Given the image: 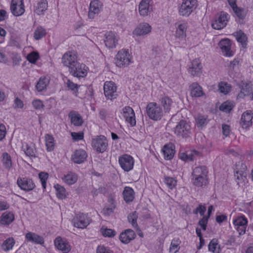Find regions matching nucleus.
<instances>
[{
  "instance_id": "1",
  "label": "nucleus",
  "mask_w": 253,
  "mask_h": 253,
  "mask_svg": "<svg viewBox=\"0 0 253 253\" xmlns=\"http://www.w3.org/2000/svg\"><path fill=\"white\" fill-rule=\"evenodd\" d=\"M146 113L149 118L154 121H158L164 116L162 107L156 102H150L146 106Z\"/></svg>"
},
{
  "instance_id": "2",
  "label": "nucleus",
  "mask_w": 253,
  "mask_h": 253,
  "mask_svg": "<svg viewBox=\"0 0 253 253\" xmlns=\"http://www.w3.org/2000/svg\"><path fill=\"white\" fill-rule=\"evenodd\" d=\"M131 56L128 50L122 49L120 50L115 58L116 65L120 68H124L127 66L131 63Z\"/></svg>"
},
{
  "instance_id": "3",
  "label": "nucleus",
  "mask_w": 253,
  "mask_h": 253,
  "mask_svg": "<svg viewBox=\"0 0 253 253\" xmlns=\"http://www.w3.org/2000/svg\"><path fill=\"white\" fill-rule=\"evenodd\" d=\"M198 6L197 0H185L179 8L180 15L188 17Z\"/></svg>"
},
{
  "instance_id": "4",
  "label": "nucleus",
  "mask_w": 253,
  "mask_h": 253,
  "mask_svg": "<svg viewBox=\"0 0 253 253\" xmlns=\"http://www.w3.org/2000/svg\"><path fill=\"white\" fill-rule=\"evenodd\" d=\"M174 132L177 137H187L191 133V127L186 121L180 120L174 128Z\"/></svg>"
},
{
  "instance_id": "5",
  "label": "nucleus",
  "mask_w": 253,
  "mask_h": 253,
  "mask_svg": "<svg viewBox=\"0 0 253 253\" xmlns=\"http://www.w3.org/2000/svg\"><path fill=\"white\" fill-rule=\"evenodd\" d=\"M88 68L83 63H80L78 61L74 66L69 69V71L74 77L78 78H84L87 74Z\"/></svg>"
},
{
  "instance_id": "6",
  "label": "nucleus",
  "mask_w": 253,
  "mask_h": 253,
  "mask_svg": "<svg viewBox=\"0 0 253 253\" xmlns=\"http://www.w3.org/2000/svg\"><path fill=\"white\" fill-rule=\"evenodd\" d=\"M118 162L121 168L125 171H129L133 168L134 161L130 155L124 154L120 156Z\"/></svg>"
},
{
  "instance_id": "7",
  "label": "nucleus",
  "mask_w": 253,
  "mask_h": 253,
  "mask_svg": "<svg viewBox=\"0 0 253 253\" xmlns=\"http://www.w3.org/2000/svg\"><path fill=\"white\" fill-rule=\"evenodd\" d=\"M229 15L224 12H221L218 14L212 23V27L216 30H220L225 27L228 21Z\"/></svg>"
},
{
  "instance_id": "8",
  "label": "nucleus",
  "mask_w": 253,
  "mask_h": 253,
  "mask_svg": "<svg viewBox=\"0 0 253 253\" xmlns=\"http://www.w3.org/2000/svg\"><path fill=\"white\" fill-rule=\"evenodd\" d=\"M92 146L99 153H103L106 151L108 146L106 138L103 135H100L92 140Z\"/></svg>"
},
{
  "instance_id": "9",
  "label": "nucleus",
  "mask_w": 253,
  "mask_h": 253,
  "mask_svg": "<svg viewBox=\"0 0 253 253\" xmlns=\"http://www.w3.org/2000/svg\"><path fill=\"white\" fill-rule=\"evenodd\" d=\"M104 91L105 97L107 99L113 100L118 95L117 86L113 82H106L104 84Z\"/></svg>"
},
{
  "instance_id": "10",
  "label": "nucleus",
  "mask_w": 253,
  "mask_h": 253,
  "mask_svg": "<svg viewBox=\"0 0 253 253\" xmlns=\"http://www.w3.org/2000/svg\"><path fill=\"white\" fill-rule=\"evenodd\" d=\"M78 62L77 55L74 51H69L65 53L62 56V62L65 66L69 69Z\"/></svg>"
},
{
  "instance_id": "11",
  "label": "nucleus",
  "mask_w": 253,
  "mask_h": 253,
  "mask_svg": "<svg viewBox=\"0 0 253 253\" xmlns=\"http://www.w3.org/2000/svg\"><path fill=\"white\" fill-rule=\"evenodd\" d=\"M10 10L15 16L22 15L25 12L23 0H12Z\"/></svg>"
},
{
  "instance_id": "12",
  "label": "nucleus",
  "mask_w": 253,
  "mask_h": 253,
  "mask_svg": "<svg viewBox=\"0 0 253 253\" xmlns=\"http://www.w3.org/2000/svg\"><path fill=\"white\" fill-rule=\"evenodd\" d=\"M74 226L78 228H86L89 224V218L83 213H80L75 217L72 220Z\"/></svg>"
},
{
  "instance_id": "13",
  "label": "nucleus",
  "mask_w": 253,
  "mask_h": 253,
  "mask_svg": "<svg viewBox=\"0 0 253 253\" xmlns=\"http://www.w3.org/2000/svg\"><path fill=\"white\" fill-rule=\"evenodd\" d=\"M123 116L126 122L129 123L131 126H135V113L132 108L129 106H126L123 109Z\"/></svg>"
},
{
  "instance_id": "14",
  "label": "nucleus",
  "mask_w": 253,
  "mask_h": 253,
  "mask_svg": "<svg viewBox=\"0 0 253 253\" xmlns=\"http://www.w3.org/2000/svg\"><path fill=\"white\" fill-rule=\"evenodd\" d=\"M17 183L21 189L26 191L32 190L35 187V184L31 179L26 177H19Z\"/></svg>"
},
{
  "instance_id": "15",
  "label": "nucleus",
  "mask_w": 253,
  "mask_h": 253,
  "mask_svg": "<svg viewBox=\"0 0 253 253\" xmlns=\"http://www.w3.org/2000/svg\"><path fill=\"white\" fill-rule=\"evenodd\" d=\"M253 113L251 111L248 110L243 113L240 120V126L243 128L247 129L252 125Z\"/></svg>"
},
{
  "instance_id": "16",
  "label": "nucleus",
  "mask_w": 253,
  "mask_h": 253,
  "mask_svg": "<svg viewBox=\"0 0 253 253\" xmlns=\"http://www.w3.org/2000/svg\"><path fill=\"white\" fill-rule=\"evenodd\" d=\"M102 3L98 0H93L90 3L88 11V17L90 19L94 18L95 15L98 14L102 8Z\"/></svg>"
},
{
  "instance_id": "17",
  "label": "nucleus",
  "mask_w": 253,
  "mask_h": 253,
  "mask_svg": "<svg viewBox=\"0 0 253 253\" xmlns=\"http://www.w3.org/2000/svg\"><path fill=\"white\" fill-rule=\"evenodd\" d=\"M104 42L108 48H115L118 43V38L115 33L112 31L106 33Z\"/></svg>"
},
{
  "instance_id": "18",
  "label": "nucleus",
  "mask_w": 253,
  "mask_h": 253,
  "mask_svg": "<svg viewBox=\"0 0 253 253\" xmlns=\"http://www.w3.org/2000/svg\"><path fill=\"white\" fill-rule=\"evenodd\" d=\"M202 65L199 59L193 60L188 68V72L193 76H199L202 73Z\"/></svg>"
},
{
  "instance_id": "19",
  "label": "nucleus",
  "mask_w": 253,
  "mask_h": 253,
  "mask_svg": "<svg viewBox=\"0 0 253 253\" xmlns=\"http://www.w3.org/2000/svg\"><path fill=\"white\" fill-rule=\"evenodd\" d=\"M151 26L147 23H142L139 24L134 30L133 33L137 36L146 35L151 31Z\"/></svg>"
},
{
  "instance_id": "20",
  "label": "nucleus",
  "mask_w": 253,
  "mask_h": 253,
  "mask_svg": "<svg viewBox=\"0 0 253 253\" xmlns=\"http://www.w3.org/2000/svg\"><path fill=\"white\" fill-rule=\"evenodd\" d=\"M54 244L58 250L62 251L63 253H68L71 250L69 243L60 237H58L55 239Z\"/></svg>"
},
{
  "instance_id": "21",
  "label": "nucleus",
  "mask_w": 253,
  "mask_h": 253,
  "mask_svg": "<svg viewBox=\"0 0 253 253\" xmlns=\"http://www.w3.org/2000/svg\"><path fill=\"white\" fill-rule=\"evenodd\" d=\"M70 119L71 123L75 126H82L84 123L83 118L77 111H71L68 115Z\"/></svg>"
},
{
  "instance_id": "22",
  "label": "nucleus",
  "mask_w": 253,
  "mask_h": 253,
  "mask_svg": "<svg viewBox=\"0 0 253 253\" xmlns=\"http://www.w3.org/2000/svg\"><path fill=\"white\" fill-rule=\"evenodd\" d=\"M218 45L224 56L229 57L232 55V51L231 50V43L229 40H222L219 42Z\"/></svg>"
},
{
  "instance_id": "23",
  "label": "nucleus",
  "mask_w": 253,
  "mask_h": 253,
  "mask_svg": "<svg viewBox=\"0 0 253 253\" xmlns=\"http://www.w3.org/2000/svg\"><path fill=\"white\" fill-rule=\"evenodd\" d=\"M87 157V154L84 150L79 149L75 151L72 155V159L75 163L80 164L86 160Z\"/></svg>"
},
{
  "instance_id": "24",
  "label": "nucleus",
  "mask_w": 253,
  "mask_h": 253,
  "mask_svg": "<svg viewBox=\"0 0 253 253\" xmlns=\"http://www.w3.org/2000/svg\"><path fill=\"white\" fill-rule=\"evenodd\" d=\"M136 237L135 232L131 229H128L121 233L120 240L124 244H128Z\"/></svg>"
},
{
  "instance_id": "25",
  "label": "nucleus",
  "mask_w": 253,
  "mask_h": 253,
  "mask_svg": "<svg viewBox=\"0 0 253 253\" xmlns=\"http://www.w3.org/2000/svg\"><path fill=\"white\" fill-rule=\"evenodd\" d=\"M200 155V153L195 150L191 151H187L185 153H182L180 154V158L181 160L185 162L192 161L195 159L196 157Z\"/></svg>"
},
{
  "instance_id": "26",
  "label": "nucleus",
  "mask_w": 253,
  "mask_h": 253,
  "mask_svg": "<svg viewBox=\"0 0 253 253\" xmlns=\"http://www.w3.org/2000/svg\"><path fill=\"white\" fill-rule=\"evenodd\" d=\"M25 237L28 241L35 244L42 245L44 243L43 238L35 233L29 232L26 234Z\"/></svg>"
},
{
  "instance_id": "27",
  "label": "nucleus",
  "mask_w": 253,
  "mask_h": 253,
  "mask_svg": "<svg viewBox=\"0 0 253 253\" xmlns=\"http://www.w3.org/2000/svg\"><path fill=\"white\" fill-rule=\"evenodd\" d=\"M163 152L165 159L171 160L175 153L174 145L172 143L165 145L163 147Z\"/></svg>"
},
{
  "instance_id": "28",
  "label": "nucleus",
  "mask_w": 253,
  "mask_h": 253,
  "mask_svg": "<svg viewBox=\"0 0 253 253\" xmlns=\"http://www.w3.org/2000/svg\"><path fill=\"white\" fill-rule=\"evenodd\" d=\"M160 100L161 105L164 108L163 111L165 113H170L171 107L173 104V102L172 99L169 97L165 96L162 97Z\"/></svg>"
},
{
  "instance_id": "29",
  "label": "nucleus",
  "mask_w": 253,
  "mask_h": 253,
  "mask_svg": "<svg viewBox=\"0 0 253 253\" xmlns=\"http://www.w3.org/2000/svg\"><path fill=\"white\" fill-rule=\"evenodd\" d=\"M150 0H141L139 5V12L142 16H145L150 11Z\"/></svg>"
},
{
  "instance_id": "30",
  "label": "nucleus",
  "mask_w": 253,
  "mask_h": 253,
  "mask_svg": "<svg viewBox=\"0 0 253 253\" xmlns=\"http://www.w3.org/2000/svg\"><path fill=\"white\" fill-rule=\"evenodd\" d=\"M14 219V216L12 212L6 211L2 213L0 217V223L1 225H6L10 224Z\"/></svg>"
},
{
  "instance_id": "31",
  "label": "nucleus",
  "mask_w": 253,
  "mask_h": 253,
  "mask_svg": "<svg viewBox=\"0 0 253 253\" xmlns=\"http://www.w3.org/2000/svg\"><path fill=\"white\" fill-rule=\"evenodd\" d=\"M124 199L127 203L132 202L134 199V192L130 187H125L123 192Z\"/></svg>"
},
{
  "instance_id": "32",
  "label": "nucleus",
  "mask_w": 253,
  "mask_h": 253,
  "mask_svg": "<svg viewBox=\"0 0 253 253\" xmlns=\"http://www.w3.org/2000/svg\"><path fill=\"white\" fill-rule=\"evenodd\" d=\"M208 171L207 168L204 166L195 167L192 172L193 176L207 177Z\"/></svg>"
},
{
  "instance_id": "33",
  "label": "nucleus",
  "mask_w": 253,
  "mask_h": 253,
  "mask_svg": "<svg viewBox=\"0 0 253 253\" xmlns=\"http://www.w3.org/2000/svg\"><path fill=\"white\" fill-rule=\"evenodd\" d=\"M190 88L192 97H200L204 94L202 87L197 83L192 84Z\"/></svg>"
},
{
  "instance_id": "34",
  "label": "nucleus",
  "mask_w": 253,
  "mask_h": 253,
  "mask_svg": "<svg viewBox=\"0 0 253 253\" xmlns=\"http://www.w3.org/2000/svg\"><path fill=\"white\" fill-rule=\"evenodd\" d=\"M1 158V162L3 166L5 169L10 170L12 167L11 156L7 152H4L2 154Z\"/></svg>"
},
{
  "instance_id": "35",
  "label": "nucleus",
  "mask_w": 253,
  "mask_h": 253,
  "mask_svg": "<svg viewBox=\"0 0 253 253\" xmlns=\"http://www.w3.org/2000/svg\"><path fill=\"white\" fill-rule=\"evenodd\" d=\"M15 244V240L12 237L6 239L2 244L1 248L4 252L11 250Z\"/></svg>"
},
{
  "instance_id": "36",
  "label": "nucleus",
  "mask_w": 253,
  "mask_h": 253,
  "mask_svg": "<svg viewBox=\"0 0 253 253\" xmlns=\"http://www.w3.org/2000/svg\"><path fill=\"white\" fill-rule=\"evenodd\" d=\"M47 2L46 0H41L40 2L38 3V5L34 11L38 15L43 14L44 12L47 9Z\"/></svg>"
},
{
  "instance_id": "37",
  "label": "nucleus",
  "mask_w": 253,
  "mask_h": 253,
  "mask_svg": "<svg viewBox=\"0 0 253 253\" xmlns=\"http://www.w3.org/2000/svg\"><path fill=\"white\" fill-rule=\"evenodd\" d=\"M64 181L68 185L74 184L77 180V175L73 172H70L62 178Z\"/></svg>"
},
{
  "instance_id": "38",
  "label": "nucleus",
  "mask_w": 253,
  "mask_h": 253,
  "mask_svg": "<svg viewBox=\"0 0 253 253\" xmlns=\"http://www.w3.org/2000/svg\"><path fill=\"white\" fill-rule=\"evenodd\" d=\"M152 58L153 59L152 63L155 65H158L159 62L161 61V53L160 50L157 48H154L152 49L151 53Z\"/></svg>"
},
{
  "instance_id": "39",
  "label": "nucleus",
  "mask_w": 253,
  "mask_h": 253,
  "mask_svg": "<svg viewBox=\"0 0 253 253\" xmlns=\"http://www.w3.org/2000/svg\"><path fill=\"white\" fill-rule=\"evenodd\" d=\"M235 36L238 42L241 43L242 46L245 47L246 46V42L247 40L246 34L242 31L240 30L235 34Z\"/></svg>"
},
{
  "instance_id": "40",
  "label": "nucleus",
  "mask_w": 253,
  "mask_h": 253,
  "mask_svg": "<svg viewBox=\"0 0 253 253\" xmlns=\"http://www.w3.org/2000/svg\"><path fill=\"white\" fill-rule=\"evenodd\" d=\"M186 23H183L178 25L176 28V36L179 38H183L186 36Z\"/></svg>"
},
{
  "instance_id": "41",
  "label": "nucleus",
  "mask_w": 253,
  "mask_h": 253,
  "mask_svg": "<svg viewBox=\"0 0 253 253\" xmlns=\"http://www.w3.org/2000/svg\"><path fill=\"white\" fill-rule=\"evenodd\" d=\"M45 144L47 151H51L54 148V138L49 134H46L45 136Z\"/></svg>"
},
{
  "instance_id": "42",
  "label": "nucleus",
  "mask_w": 253,
  "mask_h": 253,
  "mask_svg": "<svg viewBox=\"0 0 253 253\" xmlns=\"http://www.w3.org/2000/svg\"><path fill=\"white\" fill-rule=\"evenodd\" d=\"M193 184L198 187H202L208 182V177L203 176H193Z\"/></svg>"
},
{
  "instance_id": "43",
  "label": "nucleus",
  "mask_w": 253,
  "mask_h": 253,
  "mask_svg": "<svg viewBox=\"0 0 253 253\" xmlns=\"http://www.w3.org/2000/svg\"><path fill=\"white\" fill-rule=\"evenodd\" d=\"M49 83L48 80L46 78H41L37 83L36 88L39 91H42L46 88Z\"/></svg>"
},
{
  "instance_id": "44",
  "label": "nucleus",
  "mask_w": 253,
  "mask_h": 253,
  "mask_svg": "<svg viewBox=\"0 0 253 253\" xmlns=\"http://www.w3.org/2000/svg\"><path fill=\"white\" fill-rule=\"evenodd\" d=\"M54 188L56 191V195L58 198L63 199L66 197V191L63 186L57 184L54 185Z\"/></svg>"
},
{
  "instance_id": "45",
  "label": "nucleus",
  "mask_w": 253,
  "mask_h": 253,
  "mask_svg": "<svg viewBox=\"0 0 253 253\" xmlns=\"http://www.w3.org/2000/svg\"><path fill=\"white\" fill-rule=\"evenodd\" d=\"M164 181L168 187L171 190L175 188L177 184V180L175 178L169 176H165Z\"/></svg>"
},
{
  "instance_id": "46",
  "label": "nucleus",
  "mask_w": 253,
  "mask_h": 253,
  "mask_svg": "<svg viewBox=\"0 0 253 253\" xmlns=\"http://www.w3.org/2000/svg\"><path fill=\"white\" fill-rule=\"evenodd\" d=\"M248 219L244 215L240 216L233 220L235 227L241 226H247Z\"/></svg>"
},
{
  "instance_id": "47",
  "label": "nucleus",
  "mask_w": 253,
  "mask_h": 253,
  "mask_svg": "<svg viewBox=\"0 0 253 253\" xmlns=\"http://www.w3.org/2000/svg\"><path fill=\"white\" fill-rule=\"evenodd\" d=\"M218 245V241L216 239H213L210 242L209 245V250L212 253H220V245L218 246V250L216 251L217 246Z\"/></svg>"
},
{
  "instance_id": "48",
  "label": "nucleus",
  "mask_w": 253,
  "mask_h": 253,
  "mask_svg": "<svg viewBox=\"0 0 253 253\" xmlns=\"http://www.w3.org/2000/svg\"><path fill=\"white\" fill-rule=\"evenodd\" d=\"M46 34L45 29L41 26H39L35 31L34 37L36 40H39L45 36Z\"/></svg>"
},
{
  "instance_id": "49",
  "label": "nucleus",
  "mask_w": 253,
  "mask_h": 253,
  "mask_svg": "<svg viewBox=\"0 0 253 253\" xmlns=\"http://www.w3.org/2000/svg\"><path fill=\"white\" fill-rule=\"evenodd\" d=\"M138 218V214L136 211H133L128 214L127 219L129 223H130L133 227L136 228L138 227L137 223V219Z\"/></svg>"
},
{
  "instance_id": "50",
  "label": "nucleus",
  "mask_w": 253,
  "mask_h": 253,
  "mask_svg": "<svg viewBox=\"0 0 253 253\" xmlns=\"http://www.w3.org/2000/svg\"><path fill=\"white\" fill-rule=\"evenodd\" d=\"M241 167L242 170H239L237 168V170H236L235 172V177L237 180H238V182L243 180V177L244 176V171L246 168V166L243 164H241Z\"/></svg>"
},
{
  "instance_id": "51",
  "label": "nucleus",
  "mask_w": 253,
  "mask_h": 253,
  "mask_svg": "<svg viewBox=\"0 0 253 253\" xmlns=\"http://www.w3.org/2000/svg\"><path fill=\"white\" fill-rule=\"evenodd\" d=\"M180 241L177 239H174L172 240L169 248V253H176L180 248L179 245Z\"/></svg>"
},
{
  "instance_id": "52",
  "label": "nucleus",
  "mask_w": 253,
  "mask_h": 253,
  "mask_svg": "<svg viewBox=\"0 0 253 253\" xmlns=\"http://www.w3.org/2000/svg\"><path fill=\"white\" fill-rule=\"evenodd\" d=\"M196 125L199 127L205 126L208 123L207 117L205 116H198L196 120Z\"/></svg>"
},
{
  "instance_id": "53",
  "label": "nucleus",
  "mask_w": 253,
  "mask_h": 253,
  "mask_svg": "<svg viewBox=\"0 0 253 253\" xmlns=\"http://www.w3.org/2000/svg\"><path fill=\"white\" fill-rule=\"evenodd\" d=\"M233 105L230 102H224L219 107V110L225 113H229L232 109Z\"/></svg>"
},
{
  "instance_id": "54",
  "label": "nucleus",
  "mask_w": 253,
  "mask_h": 253,
  "mask_svg": "<svg viewBox=\"0 0 253 253\" xmlns=\"http://www.w3.org/2000/svg\"><path fill=\"white\" fill-rule=\"evenodd\" d=\"M231 86L225 82H221L218 84L219 90L221 93L226 94L230 90Z\"/></svg>"
},
{
  "instance_id": "55",
  "label": "nucleus",
  "mask_w": 253,
  "mask_h": 253,
  "mask_svg": "<svg viewBox=\"0 0 253 253\" xmlns=\"http://www.w3.org/2000/svg\"><path fill=\"white\" fill-rule=\"evenodd\" d=\"M233 10L239 19H244L245 18L247 11L245 9L240 8L237 6L235 8H233Z\"/></svg>"
},
{
  "instance_id": "56",
  "label": "nucleus",
  "mask_w": 253,
  "mask_h": 253,
  "mask_svg": "<svg viewBox=\"0 0 253 253\" xmlns=\"http://www.w3.org/2000/svg\"><path fill=\"white\" fill-rule=\"evenodd\" d=\"M39 58V54L38 52L33 51L29 53L27 56V59L31 63L35 64Z\"/></svg>"
},
{
  "instance_id": "57",
  "label": "nucleus",
  "mask_w": 253,
  "mask_h": 253,
  "mask_svg": "<svg viewBox=\"0 0 253 253\" xmlns=\"http://www.w3.org/2000/svg\"><path fill=\"white\" fill-rule=\"evenodd\" d=\"M101 233L102 234L104 237H114L116 234V232L115 230L111 229H101Z\"/></svg>"
},
{
  "instance_id": "58",
  "label": "nucleus",
  "mask_w": 253,
  "mask_h": 253,
  "mask_svg": "<svg viewBox=\"0 0 253 253\" xmlns=\"http://www.w3.org/2000/svg\"><path fill=\"white\" fill-rule=\"evenodd\" d=\"M39 176L41 181L42 186L45 189L46 187V181L48 177V174L46 172H41L39 174Z\"/></svg>"
},
{
  "instance_id": "59",
  "label": "nucleus",
  "mask_w": 253,
  "mask_h": 253,
  "mask_svg": "<svg viewBox=\"0 0 253 253\" xmlns=\"http://www.w3.org/2000/svg\"><path fill=\"white\" fill-rule=\"evenodd\" d=\"M24 152L26 155L29 157H35V152L34 148L29 146L28 145H26V148L24 149Z\"/></svg>"
},
{
  "instance_id": "60",
  "label": "nucleus",
  "mask_w": 253,
  "mask_h": 253,
  "mask_svg": "<svg viewBox=\"0 0 253 253\" xmlns=\"http://www.w3.org/2000/svg\"><path fill=\"white\" fill-rule=\"evenodd\" d=\"M33 107L36 110H40L44 107L43 102L40 99L34 100L32 102Z\"/></svg>"
},
{
  "instance_id": "61",
  "label": "nucleus",
  "mask_w": 253,
  "mask_h": 253,
  "mask_svg": "<svg viewBox=\"0 0 253 253\" xmlns=\"http://www.w3.org/2000/svg\"><path fill=\"white\" fill-rule=\"evenodd\" d=\"M66 84L69 89L71 90L77 92L78 91V85L74 83L73 82L70 81V80H68L66 83Z\"/></svg>"
},
{
  "instance_id": "62",
  "label": "nucleus",
  "mask_w": 253,
  "mask_h": 253,
  "mask_svg": "<svg viewBox=\"0 0 253 253\" xmlns=\"http://www.w3.org/2000/svg\"><path fill=\"white\" fill-rule=\"evenodd\" d=\"M106 192V188L102 186L99 187L98 189L94 188L91 191L93 196H97L98 194H105Z\"/></svg>"
},
{
  "instance_id": "63",
  "label": "nucleus",
  "mask_w": 253,
  "mask_h": 253,
  "mask_svg": "<svg viewBox=\"0 0 253 253\" xmlns=\"http://www.w3.org/2000/svg\"><path fill=\"white\" fill-rule=\"evenodd\" d=\"M209 216H203L198 222V224L201 226L203 230H206L207 228V224L208 223Z\"/></svg>"
},
{
  "instance_id": "64",
  "label": "nucleus",
  "mask_w": 253,
  "mask_h": 253,
  "mask_svg": "<svg viewBox=\"0 0 253 253\" xmlns=\"http://www.w3.org/2000/svg\"><path fill=\"white\" fill-rule=\"evenodd\" d=\"M97 253H113L109 248L103 246H99L96 250Z\"/></svg>"
}]
</instances>
